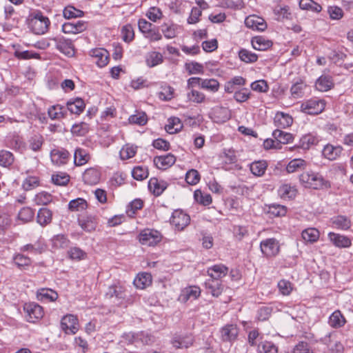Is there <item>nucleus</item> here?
<instances>
[{
	"label": "nucleus",
	"instance_id": "nucleus-64",
	"mask_svg": "<svg viewBox=\"0 0 353 353\" xmlns=\"http://www.w3.org/2000/svg\"><path fill=\"white\" fill-rule=\"evenodd\" d=\"M261 353H278V347L271 341H263L259 345Z\"/></svg>",
	"mask_w": 353,
	"mask_h": 353
},
{
	"label": "nucleus",
	"instance_id": "nucleus-22",
	"mask_svg": "<svg viewBox=\"0 0 353 353\" xmlns=\"http://www.w3.org/2000/svg\"><path fill=\"white\" fill-rule=\"evenodd\" d=\"M228 268L223 264L214 265L208 268L207 273L210 277V279L220 280L227 275Z\"/></svg>",
	"mask_w": 353,
	"mask_h": 353
},
{
	"label": "nucleus",
	"instance_id": "nucleus-61",
	"mask_svg": "<svg viewBox=\"0 0 353 353\" xmlns=\"http://www.w3.org/2000/svg\"><path fill=\"white\" fill-rule=\"evenodd\" d=\"M43 143V139L42 136L39 134L34 135L29 139V147L34 152L40 150Z\"/></svg>",
	"mask_w": 353,
	"mask_h": 353
},
{
	"label": "nucleus",
	"instance_id": "nucleus-40",
	"mask_svg": "<svg viewBox=\"0 0 353 353\" xmlns=\"http://www.w3.org/2000/svg\"><path fill=\"white\" fill-rule=\"evenodd\" d=\"M180 26L174 23H163L161 26V31L167 39H173L176 37Z\"/></svg>",
	"mask_w": 353,
	"mask_h": 353
},
{
	"label": "nucleus",
	"instance_id": "nucleus-29",
	"mask_svg": "<svg viewBox=\"0 0 353 353\" xmlns=\"http://www.w3.org/2000/svg\"><path fill=\"white\" fill-rule=\"evenodd\" d=\"M278 194L281 199L284 200H290L296 196L297 190L295 186H292L290 184H283L279 188Z\"/></svg>",
	"mask_w": 353,
	"mask_h": 353
},
{
	"label": "nucleus",
	"instance_id": "nucleus-15",
	"mask_svg": "<svg viewBox=\"0 0 353 353\" xmlns=\"http://www.w3.org/2000/svg\"><path fill=\"white\" fill-rule=\"evenodd\" d=\"M50 158L54 164L62 165L68 163L70 158V153L63 148L54 149L50 152Z\"/></svg>",
	"mask_w": 353,
	"mask_h": 353
},
{
	"label": "nucleus",
	"instance_id": "nucleus-50",
	"mask_svg": "<svg viewBox=\"0 0 353 353\" xmlns=\"http://www.w3.org/2000/svg\"><path fill=\"white\" fill-rule=\"evenodd\" d=\"M187 99L193 103H202L205 101V95L203 92L194 89L188 90Z\"/></svg>",
	"mask_w": 353,
	"mask_h": 353
},
{
	"label": "nucleus",
	"instance_id": "nucleus-45",
	"mask_svg": "<svg viewBox=\"0 0 353 353\" xmlns=\"http://www.w3.org/2000/svg\"><path fill=\"white\" fill-rule=\"evenodd\" d=\"M165 130L169 134H174L179 132L183 128L181 120L177 117H171L168 121Z\"/></svg>",
	"mask_w": 353,
	"mask_h": 353
},
{
	"label": "nucleus",
	"instance_id": "nucleus-63",
	"mask_svg": "<svg viewBox=\"0 0 353 353\" xmlns=\"http://www.w3.org/2000/svg\"><path fill=\"white\" fill-rule=\"evenodd\" d=\"M34 202L38 205H47L52 201V195L46 192H41L35 195Z\"/></svg>",
	"mask_w": 353,
	"mask_h": 353
},
{
	"label": "nucleus",
	"instance_id": "nucleus-60",
	"mask_svg": "<svg viewBox=\"0 0 353 353\" xmlns=\"http://www.w3.org/2000/svg\"><path fill=\"white\" fill-rule=\"evenodd\" d=\"M13 260L14 263L20 269L25 268L26 267L30 265L32 262L29 257L21 254H17L14 255Z\"/></svg>",
	"mask_w": 353,
	"mask_h": 353
},
{
	"label": "nucleus",
	"instance_id": "nucleus-23",
	"mask_svg": "<svg viewBox=\"0 0 353 353\" xmlns=\"http://www.w3.org/2000/svg\"><path fill=\"white\" fill-rule=\"evenodd\" d=\"M330 223L332 228L341 230H347L352 225L350 219L343 215H337L332 217L330 219Z\"/></svg>",
	"mask_w": 353,
	"mask_h": 353
},
{
	"label": "nucleus",
	"instance_id": "nucleus-55",
	"mask_svg": "<svg viewBox=\"0 0 353 353\" xmlns=\"http://www.w3.org/2000/svg\"><path fill=\"white\" fill-rule=\"evenodd\" d=\"M318 142L319 139L316 136L307 134L300 139L299 146L303 149H308L310 146L316 145Z\"/></svg>",
	"mask_w": 353,
	"mask_h": 353
},
{
	"label": "nucleus",
	"instance_id": "nucleus-3",
	"mask_svg": "<svg viewBox=\"0 0 353 353\" xmlns=\"http://www.w3.org/2000/svg\"><path fill=\"white\" fill-rule=\"evenodd\" d=\"M105 297L117 305L126 306V293L124 288L120 285L114 284L109 286L105 292Z\"/></svg>",
	"mask_w": 353,
	"mask_h": 353
},
{
	"label": "nucleus",
	"instance_id": "nucleus-37",
	"mask_svg": "<svg viewBox=\"0 0 353 353\" xmlns=\"http://www.w3.org/2000/svg\"><path fill=\"white\" fill-rule=\"evenodd\" d=\"M328 323L332 327L339 328L345 325L346 320L339 310H336L330 315Z\"/></svg>",
	"mask_w": 353,
	"mask_h": 353
},
{
	"label": "nucleus",
	"instance_id": "nucleus-42",
	"mask_svg": "<svg viewBox=\"0 0 353 353\" xmlns=\"http://www.w3.org/2000/svg\"><path fill=\"white\" fill-rule=\"evenodd\" d=\"M87 208L88 203L83 198L73 199L68 203V209L72 212H82Z\"/></svg>",
	"mask_w": 353,
	"mask_h": 353
},
{
	"label": "nucleus",
	"instance_id": "nucleus-28",
	"mask_svg": "<svg viewBox=\"0 0 353 353\" xmlns=\"http://www.w3.org/2000/svg\"><path fill=\"white\" fill-rule=\"evenodd\" d=\"M315 86L321 92H326L334 87L332 77L330 75H321L316 81Z\"/></svg>",
	"mask_w": 353,
	"mask_h": 353
},
{
	"label": "nucleus",
	"instance_id": "nucleus-9",
	"mask_svg": "<svg viewBox=\"0 0 353 353\" xmlns=\"http://www.w3.org/2000/svg\"><path fill=\"white\" fill-rule=\"evenodd\" d=\"M260 248L262 253L266 257L274 256L279 252V241L274 238L262 241L260 243Z\"/></svg>",
	"mask_w": 353,
	"mask_h": 353
},
{
	"label": "nucleus",
	"instance_id": "nucleus-12",
	"mask_svg": "<svg viewBox=\"0 0 353 353\" xmlns=\"http://www.w3.org/2000/svg\"><path fill=\"white\" fill-rule=\"evenodd\" d=\"M343 148L341 145L326 144L322 150V156L329 161L336 160L342 154Z\"/></svg>",
	"mask_w": 353,
	"mask_h": 353
},
{
	"label": "nucleus",
	"instance_id": "nucleus-13",
	"mask_svg": "<svg viewBox=\"0 0 353 353\" xmlns=\"http://www.w3.org/2000/svg\"><path fill=\"white\" fill-rule=\"evenodd\" d=\"M90 55L94 59V62L100 68H103L108 63L109 53L104 48L92 49L90 52Z\"/></svg>",
	"mask_w": 353,
	"mask_h": 353
},
{
	"label": "nucleus",
	"instance_id": "nucleus-6",
	"mask_svg": "<svg viewBox=\"0 0 353 353\" xmlns=\"http://www.w3.org/2000/svg\"><path fill=\"white\" fill-rule=\"evenodd\" d=\"M159 232L152 229H145L139 235V242L144 245L154 246L161 241Z\"/></svg>",
	"mask_w": 353,
	"mask_h": 353
},
{
	"label": "nucleus",
	"instance_id": "nucleus-43",
	"mask_svg": "<svg viewBox=\"0 0 353 353\" xmlns=\"http://www.w3.org/2000/svg\"><path fill=\"white\" fill-rule=\"evenodd\" d=\"M131 343H141L143 345H150L153 343V337L150 334L144 332H141L136 335L132 334L131 336Z\"/></svg>",
	"mask_w": 353,
	"mask_h": 353
},
{
	"label": "nucleus",
	"instance_id": "nucleus-31",
	"mask_svg": "<svg viewBox=\"0 0 353 353\" xmlns=\"http://www.w3.org/2000/svg\"><path fill=\"white\" fill-rule=\"evenodd\" d=\"M252 46L256 50L263 51L272 47V42L263 37L257 36L252 38Z\"/></svg>",
	"mask_w": 353,
	"mask_h": 353
},
{
	"label": "nucleus",
	"instance_id": "nucleus-30",
	"mask_svg": "<svg viewBox=\"0 0 353 353\" xmlns=\"http://www.w3.org/2000/svg\"><path fill=\"white\" fill-rule=\"evenodd\" d=\"M49 117L52 120H60L65 118L67 114V111L63 106L57 104L50 106L48 110Z\"/></svg>",
	"mask_w": 353,
	"mask_h": 353
},
{
	"label": "nucleus",
	"instance_id": "nucleus-46",
	"mask_svg": "<svg viewBox=\"0 0 353 353\" xmlns=\"http://www.w3.org/2000/svg\"><path fill=\"white\" fill-rule=\"evenodd\" d=\"M301 236L306 242L314 243L317 241L319 238V232L315 228H310L302 232Z\"/></svg>",
	"mask_w": 353,
	"mask_h": 353
},
{
	"label": "nucleus",
	"instance_id": "nucleus-35",
	"mask_svg": "<svg viewBox=\"0 0 353 353\" xmlns=\"http://www.w3.org/2000/svg\"><path fill=\"white\" fill-rule=\"evenodd\" d=\"M90 157L84 149L78 148L74 154V163L77 166L85 165L90 160Z\"/></svg>",
	"mask_w": 353,
	"mask_h": 353
},
{
	"label": "nucleus",
	"instance_id": "nucleus-10",
	"mask_svg": "<svg viewBox=\"0 0 353 353\" xmlns=\"http://www.w3.org/2000/svg\"><path fill=\"white\" fill-rule=\"evenodd\" d=\"M23 310L27 314V320L34 323L43 316V310L41 306L34 303H26Z\"/></svg>",
	"mask_w": 353,
	"mask_h": 353
},
{
	"label": "nucleus",
	"instance_id": "nucleus-11",
	"mask_svg": "<svg viewBox=\"0 0 353 353\" xmlns=\"http://www.w3.org/2000/svg\"><path fill=\"white\" fill-rule=\"evenodd\" d=\"M245 25L250 29L260 32L264 31L267 28L265 21L257 15L247 17L245 19Z\"/></svg>",
	"mask_w": 353,
	"mask_h": 353
},
{
	"label": "nucleus",
	"instance_id": "nucleus-56",
	"mask_svg": "<svg viewBox=\"0 0 353 353\" xmlns=\"http://www.w3.org/2000/svg\"><path fill=\"white\" fill-rule=\"evenodd\" d=\"M268 212L273 216H283L287 213V208L282 205L272 204L269 206Z\"/></svg>",
	"mask_w": 353,
	"mask_h": 353
},
{
	"label": "nucleus",
	"instance_id": "nucleus-49",
	"mask_svg": "<svg viewBox=\"0 0 353 353\" xmlns=\"http://www.w3.org/2000/svg\"><path fill=\"white\" fill-rule=\"evenodd\" d=\"M128 120L130 123L144 125L148 122V117L144 112L136 111L134 114L130 116Z\"/></svg>",
	"mask_w": 353,
	"mask_h": 353
},
{
	"label": "nucleus",
	"instance_id": "nucleus-51",
	"mask_svg": "<svg viewBox=\"0 0 353 353\" xmlns=\"http://www.w3.org/2000/svg\"><path fill=\"white\" fill-rule=\"evenodd\" d=\"M14 158L12 152L7 150L0 151V165L8 168L14 163Z\"/></svg>",
	"mask_w": 353,
	"mask_h": 353
},
{
	"label": "nucleus",
	"instance_id": "nucleus-18",
	"mask_svg": "<svg viewBox=\"0 0 353 353\" xmlns=\"http://www.w3.org/2000/svg\"><path fill=\"white\" fill-rule=\"evenodd\" d=\"M328 238L332 244L339 248H347L352 245V241L349 237L340 234L330 232Z\"/></svg>",
	"mask_w": 353,
	"mask_h": 353
},
{
	"label": "nucleus",
	"instance_id": "nucleus-48",
	"mask_svg": "<svg viewBox=\"0 0 353 353\" xmlns=\"http://www.w3.org/2000/svg\"><path fill=\"white\" fill-rule=\"evenodd\" d=\"M194 198L198 203L205 206L210 205L212 201L211 195L202 192L201 190L194 191Z\"/></svg>",
	"mask_w": 353,
	"mask_h": 353
},
{
	"label": "nucleus",
	"instance_id": "nucleus-26",
	"mask_svg": "<svg viewBox=\"0 0 353 353\" xmlns=\"http://www.w3.org/2000/svg\"><path fill=\"white\" fill-rule=\"evenodd\" d=\"M152 275L148 272H141L137 275L134 279V285L137 288L145 289L152 284Z\"/></svg>",
	"mask_w": 353,
	"mask_h": 353
},
{
	"label": "nucleus",
	"instance_id": "nucleus-17",
	"mask_svg": "<svg viewBox=\"0 0 353 353\" xmlns=\"http://www.w3.org/2000/svg\"><path fill=\"white\" fill-rule=\"evenodd\" d=\"M238 334L239 329L234 324H228L221 330V336L223 341H234L236 339Z\"/></svg>",
	"mask_w": 353,
	"mask_h": 353
},
{
	"label": "nucleus",
	"instance_id": "nucleus-8",
	"mask_svg": "<svg viewBox=\"0 0 353 353\" xmlns=\"http://www.w3.org/2000/svg\"><path fill=\"white\" fill-rule=\"evenodd\" d=\"M61 327L67 334H74L79 330V320L73 314L64 316L61 321Z\"/></svg>",
	"mask_w": 353,
	"mask_h": 353
},
{
	"label": "nucleus",
	"instance_id": "nucleus-34",
	"mask_svg": "<svg viewBox=\"0 0 353 353\" xmlns=\"http://www.w3.org/2000/svg\"><path fill=\"white\" fill-rule=\"evenodd\" d=\"M52 219V213L49 209L42 208L38 211L37 216V223L41 226H46L51 223Z\"/></svg>",
	"mask_w": 353,
	"mask_h": 353
},
{
	"label": "nucleus",
	"instance_id": "nucleus-27",
	"mask_svg": "<svg viewBox=\"0 0 353 353\" xmlns=\"http://www.w3.org/2000/svg\"><path fill=\"white\" fill-rule=\"evenodd\" d=\"M307 166L306 161L302 159H294L286 166V172L289 174L298 172L305 170Z\"/></svg>",
	"mask_w": 353,
	"mask_h": 353
},
{
	"label": "nucleus",
	"instance_id": "nucleus-19",
	"mask_svg": "<svg viewBox=\"0 0 353 353\" xmlns=\"http://www.w3.org/2000/svg\"><path fill=\"white\" fill-rule=\"evenodd\" d=\"M205 287L208 293H210L214 297L219 296L224 288L220 280L210 279L205 282Z\"/></svg>",
	"mask_w": 353,
	"mask_h": 353
},
{
	"label": "nucleus",
	"instance_id": "nucleus-53",
	"mask_svg": "<svg viewBox=\"0 0 353 353\" xmlns=\"http://www.w3.org/2000/svg\"><path fill=\"white\" fill-rule=\"evenodd\" d=\"M185 68L190 75L203 74L204 72L203 65L198 62L192 61L190 63H185Z\"/></svg>",
	"mask_w": 353,
	"mask_h": 353
},
{
	"label": "nucleus",
	"instance_id": "nucleus-24",
	"mask_svg": "<svg viewBox=\"0 0 353 353\" xmlns=\"http://www.w3.org/2000/svg\"><path fill=\"white\" fill-rule=\"evenodd\" d=\"M167 187V182L162 180L159 181L157 178H151L148 183L150 190L157 196H160Z\"/></svg>",
	"mask_w": 353,
	"mask_h": 353
},
{
	"label": "nucleus",
	"instance_id": "nucleus-38",
	"mask_svg": "<svg viewBox=\"0 0 353 353\" xmlns=\"http://www.w3.org/2000/svg\"><path fill=\"white\" fill-rule=\"evenodd\" d=\"M163 61V55L159 52H150L146 54L145 63L150 68L155 67Z\"/></svg>",
	"mask_w": 353,
	"mask_h": 353
},
{
	"label": "nucleus",
	"instance_id": "nucleus-57",
	"mask_svg": "<svg viewBox=\"0 0 353 353\" xmlns=\"http://www.w3.org/2000/svg\"><path fill=\"white\" fill-rule=\"evenodd\" d=\"M121 37L126 43L131 42L134 38V29L132 25L126 24L121 29Z\"/></svg>",
	"mask_w": 353,
	"mask_h": 353
},
{
	"label": "nucleus",
	"instance_id": "nucleus-4",
	"mask_svg": "<svg viewBox=\"0 0 353 353\" xmlns=\"http://www.w3.org/2000/svg\"><path fill=\"white\" fill-rule=\"evenodd\" d=\"M50 41L54 43L55 48L62 54L68 57L74 55V46L71 39H65L63 37H56L50 38Z\"/></svg>",
	"mask_w": 353,
	"mask_h": 353
},
{
	"label": "nucleus",
	"instance_id": "nucleus-5",
	"mask_svg": "<svg viewBox=\"0 0 353 353\" xmlns=\"http://www.w3.org/2000/svg\"><path fill=\"white\" fill-rule=\"evenodd\" d=\"M325 107L324 100L313 98L303 103L301 109L302 112L307 114H318L324 110Z\"/></svg>",
	"mask_w": 353,
	"mask_h": 353
},
{
	"label": "nucleus",
	"instance_id": "nucleus-36",
	"mask_svg": "<svg viewBox=\"0 0 353 353\" xmlns=\"http://www.w3.org/2000/svg\"><path fill=\"white\" fill-rule=\"evenodd\" d=\"M272 136L276 141V145L287 144L292 141L293 136L292 134L276 129L273 131Z\"/></svg>",
	"mask_w": 353,
	"mask_h": 353
},
{
	"label": "nucleus",
	"instance_id": "nucleus-20",
	"mask_svg": "<svg viewBox=\"0 0 353 353\" xmlns=\"http://www.w3.org/2000/svg\"><path fill=\"white\" fill-rule=\"evenodd\" d=\"M201 294V290L197 286H190L184 288L179 295V300L185 303L189 300L196 299Z\"/></svg>",
	"mask_w": 353,
	"mask_h": 353
},
{
	"label": "nucleus",
	"instance_id": "nucleus-2",
	"mask_svg": "<svg viewBox=\"0 0 353 353\" xmlns=\"http://www.w3.org/2000/svg\"><path fill=\"white\" fill-rule=\"evenodd\" d=\"M50 24L49 19L39 12L30 19L29 27L34 34H43L48 30Z\"/></svg>",
	"mask_w": 353,
	"mask_h": 353
},
{
	"label": "nucleus",
	"instance_id": "nucleus-62",
	"mask_svg": "<svg viewBox=\"0 0 353 353\" xmlns=\"http://www.w3.org/2000/svg\"><path fill=\"white\" fill-rule=\"evenodd\" d=\"M68 254L70 259L72 260H83L86 257V253L77 247L71 248L68 251Z\"/></svg>",
	"mask_w": 353,
	"mask_h": 353
},
{
	"label": "nucleus",
	"instance_id": "nucleus-32",
	"mask_svg": "<svg viewBox=\"0 0 353 353\" xmlns=\"http://www.w3.org/2000/svg\"><path fill=\"white\" fill-rule=\"evenodd\" d=\"M274 121L276 127L285 128L292 125L293 119L289 114L279 112L275 115Z\"/></svg>",
	"mask_w": 353,
	"mask_h": 353
},
{
	"label": "nucleus",
	"instance_id": "nucleus-25",
	"mask_svg": "<svg viewBox=\"0 0 353 353\" xmlns=\"http://www.w3.org/2000/svg\"><path fill=\"white\" fill-rule=\"evenodd\" d=\"M193 342L192 335L176 336L172 340V344L176 348H188L192 345Z\"/></svg>",
	"mask_w": 353,
	"mask_h": 353
},
{
	"label": "nucleus",
	"instance_id": "nucleus-16",
	"mask_svg": "<svg viewBox=\"0 0 353 353\" xmlns=\"http://www.w3.org/2000/svg\"><path fill=\"white\" fill-rule=\"evenodd\" d=\"M153 161L159 169L166 170L174 164L176 157L174 154L169 153L165 155L155 157Z\"/></svg>",
	"mask_w": 353,
	"mask_h": 353
},
{
	"label": "nucleus",
	"instance_id": "nucleus-39",
	"mask_svg": "<svg viewBox=\"0 0 353 353\" xmlns=\"http://www.w3.org/2000/svg\"><path fill=\"white\" fill-rule=\"evenodd\" d=\"M267 167L265 161H257L250 165V170L254 176H261L265 174Z\"/></svg>",
	"mask_w": 353,
	"mask_h": 353
},
{
	"label": "nucleus",
	"instance_id": "nucleus-21",
	"mask_svg": "<svg viewBox=\"0 0 353 353\" xmlns=\"http://www.w3.org/2000/svg\"><path fill=\"white\" fill-rule=\"evenodd\" d=\"M79 226L87 232H92L96 230L98 222L94 216H85L78 219Z\"/></svg>",
	"mask_w": 353,
	"mask_h": 353
},
{
	"label": "nucleus",
	"instance_id": "nucleus-41",
	"mask_svg": "<svg viewBox=\"0 0 353 353\" xmlns=\"http://www.w3.org/2000/svg\"><path fill=\"white\" fill-rule=\"evenodd\" d=\"M37 299L41 301H54L57 299L58 298V294L51 290V289H46L42 288L38 290L37 294Z\"/></svg>",
	"mask_w": 353,
	"mask_h": 353
},
{
	"label": "nucleus",
	"instance_id": "nucleus-52",
	"mask_svg": "<svg viewBox=\"0 0 353 353\" xmlns=\"http://www.w3.org/2000/svg\"><path fill=\"white\" fill-rule=\"evenodd\" d=\"M52 246L55 248H65L70 244V240L64 234H57L52 239Z\"/></svg>",
	"mask_w": 353,
	"mask_h": 353
},
{
	"label": "nucleus",
	"instance_id": "nucleus-33",
	"mask_svg": "<svg viewBox=\"0 0 353 353\" xmlns=\"http://www.w3.org/2000/svg\"><path fill=\"white\" fill-rule=\"evenodd\" d=\"M67 109L72 114H79L85 108L84 101L80 98L70 100L66 103Z\"/></svg>",
	"mask_w": 353,
	"mask_h": 353
},
{
	"label": "nucleus",
	"instance_id": "nucleus-14",
	"mask_svg": "<svg viewBox=\"0 0 353 353\" xmlns=\"http://www.w3.org/2000/svg\"><path fill=\"white\" fill-rule=\"evenodd\" d=\"M83 181L85 184L93 185L97 184L101 179V172L97 168H90L83 173Z\"/></svg>",
	"mask_w": 353,
	"mask_h": 353
},
{
	"label": "nucleus",
	"instance_id": "nucleus-58",
	"mask_svg": "<svg viewBox=\"0 0 353 353\" xmlns=\"http://www.w3.org/2000/svg\"><path fill=\"white\" fill-rule=\"evenodd\" d=\"M132 177L137 181H142L148 176V168L143 166H137L132 171Z\"/></svg>",
	"mask_w": 353,
	"mask_h": 353
},
{
	"label": "nucleus",
	"instance_id": "nucleus-47",
	"mask_svg": "<svg viewBox=\"0 0 353 353\" xmlns=\"http://www.w3.org/2000/svg\"><path fill=\"white\" fill-rule=\"evenodd\" d=\"M299 7L302 10H310L314 12H320L322 7L313 0H300Z\"/></svg>",
	"mask_w": 353,
	"mask_h": 353
},
{
	"label": "nucleus",
	"instance_id": "nucleus-44",
	"mask_svg": "<svg viewBox=\"0 0 353 353\" xmlns=\"http://www.w3.org/2000/svg\"><path fill=\"white\" fill-rule=\"evenodd\" d=\"M220 87L219 81L215 79H202L201 88L211 92H216Z\"/></svg>",
	"mask_w": 353,
	"mask_h": 353
},
{
	"label": "nucleus",
	"instance_id": "nucleus-54",
	"mask_svg": "<svg viewBox=\"0 0 353 353\" xmlns=\"http://www.w3.org/2000/svg\"><path fill=\"white\" fill-rule=\"evenodd\" d=\"M239 59L247 63H254L258 59V56L246 49H241L239 52Z\"/></svg>",
	"mask_w": 353,
	"mask_h": 353
},
{
	"label": "nucleus",
	"instance_id": "nucleus-59",
	"mask_svg": "<svg viewBox=\"0 0 353 353\" xmlns=\"http://www.w3.org/2000/svg\"><path fill=\"white\" fill-rule=\"evenodd\" d=\"M34 214V212L32 208L29 207H24L19 211L18 218L24 223H27L33 219Z\"/></svg>",
	"mask_w": 353,
	"mask_h": 353
},
{
	"label": "nucleus",
	"instance_id": "nucleus-1",
	"mask_svg": "<svg viewBox=\"0 0 353 353\" xmlns=\"http://www.w3.org/2000/svg\"><path fill=\"white\" fill-rule=\"evenodd\" d=\"M299 178L301 184L306 188L322 190L331 187L330 181L326 180L319 172H303Z\"/></svg>",
	"mask_w": 353,
	"mask_h": 353
},
{
	"label": "nucleus",
	"instance_id": "nucleus-7",
	"mask_svg": "<svg viewBox=\"0 0 353 353\" xmlns=\"http://www.w3.org/2000/svg\"><path fill=\"white\" fill-rule=\"evenodd\" d=\"M190 221V216L180 210H174L170 219V223L179 231L183 230L188 225Z\"/></svg>",
	"mask_w": 353,
	"mask_h": 353
}]
</instances>
